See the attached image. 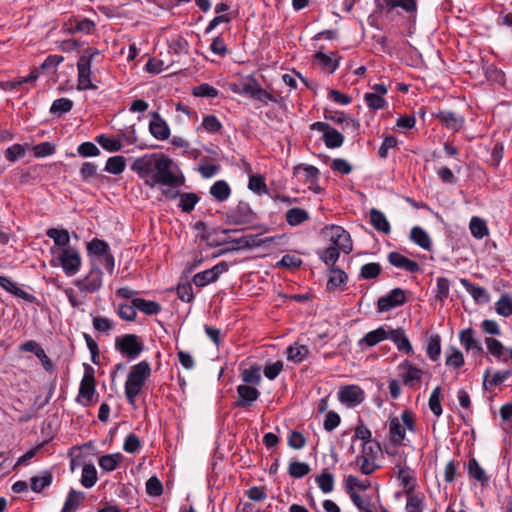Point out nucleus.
Masks as SVG:
<instances>
[{
    "label": "nucleus",
    "instance_id": "nucleus-18",
    "mask_svg": "<svg viewBox=\"0 0 512 512\" xmlns=\"http://www.w3.org/2000/svg\"><path fill=\"white\" fill-rule=\"evenodd\" d=\"M402 370L401 378L404 385L413 387L416 382H420L424 371L414 366L409 360H404L398 367Z\"/></svg>",
    "mask_w": 512,
    "mask_h": 512
},
{
    "label": "nucleus",
    "instance_id": "nucleus-35",
    "mask_svg": "<svg viewBox=\"0 0 512 512\" xmlns=\"http://www.w3.org/2000/svg\"><path fill=\"white\" fill-rule=\"evenodd\" d=\"M286 222L290 226H298L309 219V213L303 208H291L285 214Z\"/></svg>",
    "mask_w": 512,
    "mask_h": 512
},
{
    "label": "nucleus",
    "instance_id": "nucleus-23",
    "mask_svg": "<svg viewBox=\"0 0 512 512\" xmlns=\"http://www.w3.org/2000/svg\"><path fill=\"white\" fill-rule=\"evenodd\" d=\"M153 156L154 155L137 158L133 162L131 169L135 171L139 177L148 178V175L154 172L155 168H153V165H156V158H153Z\"/></svg>",
    "mask_w": 512,
    "mask_h": 512
},
{
    "label": "nucleus",
    "instance_id": "nucleus-13",
    "mask_svg": "<svg viewBox=\"0 0 512 512\" xmlns=\"http://www.w3.org/2000/svg\"><path fill=\"white\" fill-rule=\"evenodd\" d=\"M405 302V291L401 288H394L388 294L377 300V308L379 312H387L395 307L403 305Z\"/></svg>",
    "mask_w": 512,
    "mask_h": 512
},
{
    "label": "nucleus",
    "instance_id": "nucleus-53",
    "mask_svg": "<svg viewBox=\"0 0 512 512\" xmlns=\"http://www.w3.org/2000/svg\"><path fill=\"white\" fill-rule=\"evenodd\" d=\"M469 228L471 234L477 238L482 239L488 235V228L484 220L479 217H473L470 221Z\"/></svg>",
    "mask_w": 512,
    "mask_h": 512
},
{
    "label": "nucleus",
    "instance_id": "nucleus-54",
    "mask_svg": "<svg viewBox=\"0 0 512 512\" xmlns=\"http://www.w3.org/2000/svg\"><path fill=\"white\" fill-rule=\"evenodd\" d=\"M226 243L234 244V246L227 249L228 251L238 250V249H247L245 235L242 237H239V238H234V239H228L227 237H221V238L212 240V242H210V245L211 246H220V245H223Z\"/></svg>",
    "mask_w": 512,
    "mask_h": 512
},
{
    "label": "nucleus",
    "instance_id": "nucleus-11",
    "mask_svg": "<svg viewBox=\"0 0 512 512\" xmlns=\"http://www.w3.org/2000/svg\"><path fill=\"white\" fill-rule=\"evenodd\" d=\"M375 5L380 13H391L396 8H401L410 15L417 12L416 0H375Z\"/></svg>",
    "mask_w": 512,
    "mask_h": 512
},
{
    "label": "nucleus",
    "instance_id": "nucleus-62",
    "mask_svg": "<svg viewBox=\"0 0 512 512\" xmlns=\"http://www.w3.org/2000/svg\"><path fill=\"white\" fill-rule=\"evenodd\" d=\"M450 281L445 277L437 278L435 297L440 302H444L449 296Z\"/></svg>",
    "mask_w": 512,
    "mask_h": 512
},
{
    "label": "nucleus",
    "instance_id": "nucleus-63",
    "mask_svg": "<svg viewBox=\"0 0 512 512\" xmlns=\"http://www.w3.org/2000/svg\"><path fill=\"white\" fill-rule=\"evenodd\" d=\"M450 354L446 357V365L454 368H460L464 365V357L462 352L451 346L449 348Z\"/></svg>",
    "mask_w": 512,
    "mask_h": 512
},
{
    "label": "nucleus",
    "instance_id": "nucleus-24",
    "mask_svg": "<svg viewBox=\"0 0 512 512\" xmlns=\"http://www.w3.org/2000/svg\"><path fill=\"white\" fill-rule=\"evenodd\" d=\"M405 428L398 417L389 420V440L392 445L400 446L405 439Z\"/></svg>",
    "mask_w": 512,
    "mask_h": 512
},
{
    "label": "nucleus",
    "instance_id": "nucleus-12",
    "mask_svg": "<svg viewBox=\"0 0 512 512\" xmlns=\"http://www.w3.org/2000/svg\"><path fill=\"white\" fill-rule=\"evenodd\" d=\"M228 270V264L225 261L219 262L212 268L196 273L192 282L197 287H205L206 285L218 280L221 274Z\"/></svg>",
    "mask_w": 512,
    "mask_h": 512
},
{
    "label": "nucleus",
    "instance_id": "nucleus-33",
    "mask_svg": "<svg viewBox=\"0 0 512 512\" xmlns=\"http://www.w3.org/2000/svg\"><path fill=\"white\" fill-rule=\"evenodd\" d=\"M87 251L89 255L96 256L98 261L110 252V247L106 241L94 238L87 243Z\"/></svg>",
    "mask_w": 512,
    "mask_h": 512
},
{
    "label": "nucleus",
    "instance_id": "nucleus-42",
    "mask_svg": "<svg viewBox=\"0 0 512 512\" xmlns=\"http://www.w3.org/2000/svg\"><path fill=\"white\" fill-rule=\"evenodd\" d=\"M95 141L106 151L117 152L122 149V142L119 139L109 137L105 134L96 136Z\"/></svg>",
    "mask_w": 512,
    "mask_h": 512
},
{
    "label": "nucleus",
    "instance_id": "nucleus-52",
    "mask_svg": "<svg viewBox=\"0 0 512 512\" xmlns=\"http://www.w3.org/2000/svg\"><path fill=\"white\" fill-rule=\"evenodd\" d=\"M261 368L259 365H252L242 372V380L246 385H258L261 381Z\"/></svg>",
    "mask_w": 512,
    "mask_h": 512
},
{
    "label": "nucleus",
    "instance_id": "nucleus-60",
    "mask_svg": "<svg viewBox=\"0 0 512 512\" xmlns=\"http://www.w3.org/2000/svg\"><path fill=\"white\" fill-rule=\"evenodd\" d=\"M369 481H361L358 477L349 475L346 479V490L350 496V492H356V488L361 491H366L370 487Z\"/></svg>",
    "mask_w": 512,
    "mask_h": 512
},
{
    "label": "nucleus",
    "instance_id": "nucleus-45",
    "mask_svg": "<svg viewBox=\"0 0 512 512\" xmlns=\"http://www.w3.org/2000/svg\"><path fill=\"white\" fill-rule=\"evenodd\" d=\"M315 481L325 494L332 492L334 489V476L327 470H323L321 474L317 475Z\"/></svg>",
    "mask_w": 512,
    "mask_h": 512
},
{
    "label": "nucleus",
    "instance_id": "nucleus-44",
    "mask_svg": "<svg viewBox=\"0 0 512 512\" xmlns=\"http://www.w3.org/2000/svg\"><path fill=\"white\" fill-rule=\"evenodd\" d=\"M52 474L49 471H44L42 476H33L30 479V487L32 491L39 493L45 487L49 486L52 483Z\"/></svg>",
    "mask_w": 512,
    "mask_h": 512
},
{
    "label": "nucleus",
    "instance_id": "nucleus-64",
    "mask_svg": "<svg viewBox=\"0 0 512 512\" xmlns=\"http://www.w3.org/2000/svg\"><path fill=\"white\" fill-rule=\"evenodd\" d=\"M202 127L209 133H218L222 129V124L215 115H206L202 121Z\"/></svg>",
    "mask_w": 512,
    "mask_h": 512
},
{
    "label": "nucleus",
    "instance_id": "nucleus-47",
    "mask_svg": "<svg viewBox=\"0 0 512 512\" xmlns=\"http://www.w3.org/2000/svg\"><path fill=\"white\" fill-rule=\"evenodd\" d=\"M427 356L432 361H437L441 354V338L438 334H433L428 339Z\"/></svg>",
    "mask_w": 512,
    "mask_h": 512
},
{
    "label": "nucleus",
    "instance_id": "nucleus-22",
    "mask_svg": "<svg viewBox=\"0 0 512 512\" xmlns=\"http://www.w3.org/2000/svg\"><path fill=\"white\" fill-rule=\"evenodd\" d=\"M460 283L477 304H485L490 300L489 293L484 287L477 286L466 278H461Z\"/></svg>",
    "mask_w": 512,
    "mask_h": 512
},
{
    "label": "nucleus",
    "instance_id": "nucleus-7",
    "mask_svg": "<svg viewBox=\"0 0 512 512\" xmlns=\"http://www.w3.org/2000/svg\"><path fill=\"white\" fill-rule=\"evenodd\" d=\"M225 223L229 225H246L255 219V213L247 202L240 201L238 205L225 213Z\"/></svg>",
    "mask_w": 512,
    "mask_h": 512
},
{
    "label": "nucleus",
    "instance_id": "nucleus-1",
    "mask_svg": "<svg viewBox=\"0 0 512 512\" xmlns=\"http://www.w3.org/2000/svg\"><path fill=\"white\" fill-rule=\"evenodd\" d=\"M150 375L151 367L147 361H141L130 368L124 385L125 396L130 405L135 406L136 398Z\"/></svg>",
    "mask_w": 512,
    "mask_h": 512
},
{
    "label": "nucleus",
    "instance_id": "nucleus-3",
    "mask_svg": "<svg viewBox=\"0 0 512 512\" xmlns=\"http://www.w3.org/2000/svg\"><path fill=\"white\" fill-rule=\"evenodd\" d=\"M172 161L166 157L156 158V165H153L154 172L146 178L145 185L151 188L157 184L174 187L180 182L177 175L171 171Z\"/></svg>",
    "mask_w": 512,
    "mask_h": 512
},
{
    "label": "nucleus",
    "instance_id": "nucleus-28",
    "mask_svg": "<svg viewBox=\"0 0 512 512\" xmlns=\"http://www.w3.org/2000/svg\"><path fill=\"white\" fill-rule=\"evenodd\" d=\"M388 335L389 329L387 330L384 327H379L375 330L366 333V335L362 339H360L359 345L362 346L364 344L367 347H373L379 342L388 339Z\"/></svg>",
    "mask_w": 512,
    "mask_h": 512
},
{
    "label": "nucleus",
    "instance_id": "nucleus-20",
    "mask_svg": "<svg viewBox=\"0 0 512 512\" xmlns=\"http://www.w3.org/2000/svg\"><path fill=\"white\" fill-rule=\"evenodd\" d=\"M387 258L391 265L396 268L404 269L409 273H417L420 270V265L418 262L407 258L399 252H390Z\"/></svg>",
    "mask_w": 512,
    "mask_h": 512
},
{
    "label": "nucleus",
    "instance_id": "nucleus-46",
    "mask_svg": "<svg viewBox=\"0 0 512 512\" xmlns=\"http://www.w3.org/2000/svg\"><path fill=\"white\" fill-rule=\"evenodd\" d=\"M97 471L93 464H86L82 469L81 484L85 488L93 487L97 482Z\"/></svg>",
    "mask_w": 512,
    "mask_h": 512
},
{
    "label": "nucleus",
    "instance_id": "nucleus-31",
    "mask_svg": "<svg viewBox=\"0 0 512 512\" xmlns=\"http://www.w3.org/2000/svg\"><path fill=\"white\" fill-rule=\"evenodd\" d=\"M259 83L256 79L252 77H248L242 80L239 84H234L231 89L233 92L241 94V95H249L252 98L254 97L255 91L259 87Z\"/></svg>",
    "mask_w": 512,
    "mask_h": 512
},
{
    "label": "nucleus",
    "instance_id": "nucleus-4",
    "mask_svg": "<svg viewBox=\"0 0 512 512\" xmlns=\"http://www.w3.org/2000/svg\"><path fill=\"white\" fill-rule=\"evenodd\" d=\"M100 56V51L94 47L84 50L77 62L78 90H96L98 87L91 80V66L95 58Z\"/></svg>",
    "mask_w": 512,
    "mask_h": 512
},
{
    "label": "nucleus",
    "instance_id": "nucleus-49",
    "mask_svg": "<svg viewBox=\"0 0 512 512\" xmlns=\"http://www.w3.org/2000/svg\"><path fill=\"white\" fill-rule=\"evenodd\" d=\"M286 353L288 360L300 363L308 357L309 350L305 345L289 346Z\"/></svg>",
    "mask_w": 512,
    "mask_h": 512
},
{
    "label": "nucleus",
    "instance_id": "nucleus-19",
    "mask_svg": "<svg viewBox=\"0 0 512 512\" xmlns=\"http://www.w3.org/2000/svg\"><path fill=\"white\" fill-rule=\"evenodd\" d=\"M238 399L236 406L240 408H248L259 398L260 392L253 386L241 384L237 386Z\"/></svg>",
    "mask_w": 512,
    "mask_h": 512
},
{
    "label": "nucleus",
    "instance_id": "nucleus-37",
    "mask_svg": "<svg viewBox=\"0 0 512 512\" xmlns=\"http://www.w3.org/2000/svg\"><path fill=\"white\" fill-rule=\"evenodd\" d=\"M126 168V158L121 155L112 156L106 161L104 170L113 175L121 174Z\"/></svg>",
    "mask_w": 512,
    "mask_h": 512
},
{
    "label": "nucleus",
    "instance_id": "nucleus-17",
    "mask_svg": "<svg viewBox=\"0 0 512 512\" xmlns=\"http://www.w3.org/2000/svg\"><path fill=\"white\" fill-rule=\"evenodd\" d=\"M150 116L149 131L151 135L161 141L167 140L170 136V128L166 121L156 111L151 112Z\"/></svg>",
    "mask_w": 512,
    "mask_h": 512
},
{
    "label": "nucleus",
    "instance_id": "nucleus-55",
    "mask_svg": "<svg viewBox=\"0 0 512 512\" xmlns=\"http://www.w3.org/2000/svg\"><path fill=\"white\" fill-rule=\"evenodd\" d=\"M382 268L379 263L371 262L364 264L360 269L359 277L361 279H375L381 274Z\"/></svg>",
    "mask_w": 512,
    "mask_h": 512
},
{
    "label": "nucleus",
    "instance_id": "nucleus-32",
    "mask_svg": "<svg viewBox=\"0 0 512 512\" xmlns=\"http://www.w3.org/2000/svg\"><path fill=\"white\" fill-rule=\"evenodd\" d=\"M410 239L425 250H430L432 243L428 233L421 227L415 226L410 231Z\"/></svg>",
    "mask_w": 512,
    "mask_h": 512
},
{
    "label": "nucleus",
    "instance_id": "nucleus-16",
    "mask_svg": "<svg viewBox=\"0 0 512 512\" xmlns=\"http://www.w3.org/2000/svg\"><path fill=\"white\" fill-rule=\"evenodd\" d=\"M338 399L341 403L356 406L364 400V391L357 385H347L340 388Z\"/></svg>",
    "mask_w": 512,
    "mask_h": 512
},
{
    "label": "nucleus",
    "instance_id": "nucleus-21",
    "mask_svg": "<svg viewBox=\"0 0 512 512\" xmlns=\"http://www.w3.org/2000/svg\"><path fill=\"white\" fill-rule=\"evenodd\" d=\"M388 339H390L397 349L407 355L413 354V347L402 328L389 329Z\"/></svg>",
    "mask_w": 512,
    "mask_h": 512
},
{
    "label": "nucleus",
    "instance_id": "nucleus-40",
    "mask_svg": "<svg viewBox=\"0 0 512 512\" xmlns=\"http://www.w3.org/2000/svg\"><path fill=\"white\" fill-rule=\"evenodd\" d=\"M315 61L328 73H334L336 69L339 67V60L332 59L331 56L324 54L321 51H318L314 55Z\"/></svg>",
    "mask_w": 512,
    "mask_h": 512
},
{
    "label": "nucleus",
    "instance_id": "nucleus-6",
    "mask_svg": "<svg viewBox=\"0 0 512 512\" xmlns=\"http://www.w3.org/2000/svg\"><path fill=\"white\" fill-rule=\"evenodd\" d=\"M115 348L122 355L133 360L137 358L143 351V344L135 334H125L122 337H117L115 340Z\"/></svg>",
    "mask_w": 512,
    "mask_h": 512
},
{
    "label": "nucleus",
    "instance_id": "nucleus-51",
    "mask_svg": "<svg viewBox=\"0 0 512 512\" xmlns=\"http://www.w3.org/2000/svg\"><path fill=\"white\" fill-rule=\"evenodd\" d=\"M180 198L179 207L185 213H190L195 205L199 202V197L195 193H181L178 196Z\"/></svg>",
    "mask_w": 512,
    "mask_h": 512
},
{
    "label": "nucleus",
    "instance_id": "nucleus-57",
    "mask_svg": "<svg viewBox=\"0 0 512 512\" xmlns=\"http://www.w3.org/2000/svg\"><path fill=\"white\" fill-rule=\"evenodd\" d=\"M248 188L258 195L268 193L265 179L260 174L252 175L249 177Z\"/></svg>",
    "mask_w": 512,
    "mask_h": 512
},
{
    "label": "nucleus",
    "instance_id": "nucleus-36",
    "mask_svg": "<svg viewBox=\"0 0 512 512\" xmlns=\"http://www.w3.org/2000/svg\"><path fill=\"white\" fill-rule=\"evenodd\" d=\"M210 194L217 201L223 202L229 198L231 189L226 181L218 180L210 187Z\"/></svg>",
    "mask_w": 512,
    "mask_h": 512
},
{
    "label": "nucleus",
    "instance_id": "nucleus-43",
    "mask_svg": "<svg viewBox=\"0 0 512 512\" xmlns=\"http://www.w3.org/2000/svg\"><path fill=\"white\" fill-rule=\"evenodd\" d=\"M485 344L487 350L491 355H493L494 357L501 361L507 360L506 357L504 356L506 348L499 340L492 337H487L485 339Z\"/></svg>",
    "mask_w": 512,
    "mask_h": 512
},
{
    "label": "nucleus",
    "instance_id": "nucleus-2",
    "mask_svg": "<svg viewBox=\"0 0 512 512\" xmlns=\"http://www.w3.org/2000/svg\"><path fill=\"white\" fill-rule=\"evenodd\" d=\"M381 452V446L377 441H368L367 443H362V448L359 455L356 456L355 464L360 472L364 475H371L377 469L380 468V465L377 464L378 455Z\"/></svg>",
    "mask_w": 512,
    "mask_h": 512
},
{
    "label": "nucleus",
    "instance_id": "nucleus-25",
    "mask_svg": "<svg viewBox=\"0 0 512 512\" xmlns=\"http://www.w3.org/2000/svg\"><path fill=\"white\" fill-rule=\"evenodd\" d=\"M490 373H491V370H490V368H488V369H486V371L484 372V375H483V387L486 390L502 384L504 381H506L512 375L511 370L497 371L492 376Z\"/></svg>",
    "mask_w": 512,
    "mask_h": 512
},
{
    "label": "nucleus",
    "instance_id": "nucleus-26",
    "mask_svg": "<svg viewBox=\"0 0 512 512\" xmlns=\"http://www.w3.org/2000/svg\"><path fill=\"white\" fill-rule=\"evenodd\" d=\"M459 340L467 351L474 350L477 353L483 352L481 342L474 337V330L472 328L461 330Z\"/></svg>",
    "mask_w": 512,
    "mask_h": 512
},
{
    "label": "nucleus",
    "instance_id": "nucleus-34",
    "mask_svg": "<svg viewBox=\"0 0 512 512\" xmlns=\"http://www.w3.org/2000/svg\"><path fill=\"white\" fill-rule=\"evenodd\" d=\"M134 307L146 315H155L161 311V305L158 302L146 300L143 298L132 299Z\"/></svg>",
    "mask_w": 512,
    "mask_h": 512
},
{
    "label": "nucleus",
    "instance_id": "nucleus-30",
    "mask_svg": "<svg viewBox=\"0 0 512 512\" xmlns=\"http://www.w3.org/2000/svg\"><path fill=\"white\" fill-rule=\"evenodd\" d=\"M468 474L470 478L478 481L482 486H486L489 483V477L485 470L479 465L475 458H470L467 464Z\"/></svg>",
    "mask_w": 512,
    "mask_h": 512
},
{
    "label": "nucleus",
    "instance_id": "nucleus-58",
    "mask_svg": "<svg viewBox=\"0 0 512 512\" xmlns=\"http://www.w3.org/2000/svg\"><path fill=\"white\" fill-rule=\"evenodd\" d=\"M310 466L305 462L292 461L288 472L291 477L302 478L310 473Z\"/></svg>",
    "mask_w": 512,
    "mask_h": 512
},
{
    "label": "nucleus",
    "instance_id": "nucleus-48",
    "mask_svg": "<svg viewBox=\"0 0 512 512\" xmlns=\"http://www.w3.org/2000/svg\"><path fill=\"white\" fill-rule=\"evenodd\" d=\"M73 108V101L68 98H59L53 101L50 107V113L61 116L68 113Z\"/></svg>",
    "mask_w": 512,
    "mask_h": 512
},
{
    "label": "nucleus",
    "instance_id": "nucleus-38",
    "mask_svg": "<svg viewBox=\"0 0 512 512\" xmlns=\"http://www.w3.org/2000/svg\"><path fill=\"white\" fill-rule=\"evenodd\" d=\"M46 235L54 241L55 245L63 248L70 247V235L67 230L50 228L46 231Z\"/></svg>",
    "mask_w": 512,
    "mask_h": 512
},
{
    "label": "nucleus",
    "instance_id": "nucleus-39",
    "mask_svg": "<svg viewBox=\"0 0 512 512\" xmlns=\"http://www.w3.org/2000/svg\"><path fill=\"white\" fill-rule=\"evenodd\" d=\"M84 498L85 496L83 492L71 489L67 495L61 512H75Z\"/></svg>",
    "mask_w": 512,
    "mask_h": 512
},
{
    "label": "nucleus",
    "instance_id": "nucleus-15",
    "mask_svg": "<svg viewBox=\"0 0 512 512\" xmlns=\"http://www.w3.org/2000/svg\"><path fill=\"white\" fill-rule=\"evenodd\" d=\"M434 116L445 128L452 132L461 130L465 123V118L462 115L448 110H439Z\"/></svg>",
    "mask_w": 512,
    "mask_h": 512
},
{
    "label": "nucleus",
    "instance_id": "nucleus-41",
    "mask_svg": "<svg viewBox=\"0 0 512 512\" xmlns=\"http://www.w3.org/2000/svg\"><path fill=\"white\" fill-rule=\"evenodd\" d=\"M122 458L120 453L106 454L99 458L98 464L102 470L111 472L117 468Z\"/></svg>",
    "mask_w": 512,
    "mask_h": 512
},
{
    "label": "nucleus",
    "instance_id": "nucleus-8",
    "mask_svg": "<svg viewBox=\"0 0 512 512\" xmlns=\"http://www.w3.org/2000/svg\"><path fill=\"white\" fill-rule=\"evenodd\" d=\"M324 233L329 237L332 245L346 254L353 250L351 236L342 226L331 225L324 228Z\"/></svg>",
    "mask_w": 512,
    "mask_h": 512
},
{
    "label": "nucleus",
    "instance_id": "nucleus-29",
    "mask_svg": "<svg viewBox=\"0 0 512 512\" xmlns=\"http://www.w3.org/2000/svg\"><path fill=\"white\" fill-rule=\"evenodd\" d=\"M370 222L376 230L384 234H389L391 231L390 223L386 216L376 208L370 210Z\"/></svg>",
    "mask_w": 512,
    "mask_h": 512
},
{
    "label": "nucleus",
    "instance_id": "nucleus-61",
    "mask_svg": "<svg viewBox=\"0 0 512 512\" xmlns=\"http://www.w3.org/2000/svg\"><path fill=\"white\" fill-rule=\"evenodd\" d=\"M364 100L367 106L374 111L383 109L387 105L383 97L378 94H373L372 92L365 93Z\"/></svg>",
    "mask_w": 512,
    "mask_h": 512
},
{
    "label": "nucleus",
    "instance_id": "nucleus-59",
    "mask_svg": "<svg viewBox=\"0 0 512 512\" xmlns=\"http://www.w3.org/2000/svg\"><path fill=\"white\" fill-rule=\"evenodd\" d=\"M350 499L359 511L375 508V503L369 496L362 497L357 492H350Z\"/></svg>",
    "mask_w": 512,
    "mask_h": 512
},
{
    "label": "nucleus",
    "instance_id": "nucleus-50",
    "mask_svg": "<svg viewBox=\"0 0 512 512\" xmlns=\"http://www.w3.org/2000/svg\"><path fill=\"white\" fill-rule=\"evenodd\" d=\"M496 312L503 316L509 317L512 315V297L508 294H502L498 301L495 303Z\"/></svg>",
    "mask_w": 512,
    "mask_h": 512
},
{
    "label": "nucleus",
    "instance_id": "nucleus-9",
    "mask_svg": "<svg viewBox=\"0 0 512 512\" xmlns=\"http://www.w3.org/2000/svg\"><path fill=\"white\" fill-rule=\"evenodd\" d=\"M310 129L323 133L322 139L329 149L338 148L344 143L343 134L326 122H314L310 125Z\"/></svg>",
    "mask_w": 512,
    "mask_h": 512
},
{
    "label": "nucleus",
    "instance_id": "nucleus-27",
    "mask_svg": "<svg viewBox=\"0 0 512 512\" xmlns=\"http://www.w3.org/2000/svg\"><path fill=\"white\" fill-rule=\"evenodd\" d=\"M348 280L347 274L338 267L328 269L327 290L334 291L345 284Z\"/></svg>",
    "mask_w": 512,
    "mask_h": 512
},
{
    "label": "nucleus",
    "instance_id": "nucleus-10",
    "mask_svg": "<svg viewBox=\"0 0 512 512\" xmlns=\"http://www.w3.org/2000/svg\"><path fill=\"white\" fill-rule=\"evenodd\" d=\"M58 260L67 276L75 275L81 266V257L79 252L73 247L63 248L58 256Z\"/></svg>",
    "mask_w": 512,
    "mask_h": 512
},
{
    "label": "nucleus",
    "instance_id": "nucleus-5",
    "mask_svg": "<svg viewBox=\"0 0 512 512\" xmlns=\"http://www.w3.org/2000/svg\"><path fill=\"white\" fill-rule=\"evenodd\" d=\"M96 394L95 370L89 364H84V376L80 382L76 402L84 407H88L93 402Z\"/></svg>",
    "mask_w": 512,
    "mask_h": 512
},
{
    "label": "nucleus",
    "instance_id": "nucleus-56",
    "mask_svg": "<svg viewBox=\"0 0 512 512\" xmlns=\"http://www.w3.org/2000/svg\"><path fill=\"white\" fill-rule=\"evenodd\" d=\"M441 387L440 386H437L433 389L430 397H429V402H428V405H429V408L431 410V412L436 416V417H439L442 415V406H441V401H440V397H441Z\"/></svg>",
    "mask_w": 512,
    "mask_h": 512
},
{
    "label": "nucleus",
    "instance_id": "nucleus-14",
    "mask_svg": "<svg viewBox=\"0 0 512 512\" xmlns=\"http://www.w3.org/2000/svg\"><path fill=\"white\" fill-rule=\"evenodd\" d=\"M103 273L98 266L93 265L88 275L75 282L76 286L82 292L94 293L98 291L102 286Z\"/></svg>",
    "mask_w": 512,
    "mask_h": 512
}]
</instances>
